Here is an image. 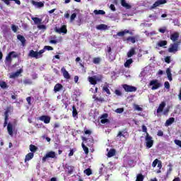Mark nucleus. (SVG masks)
Masks as SVG:
<instances>
[{
    "instance_id": "1",
    "label": "nucleus",
    "mask_w": 181,
    "mask_h": 181,
    "mask_svg": "<svg viewBox=\"0 0 181 181\" xmlns=\"http://www.w3.org/2000/svg\"><path fill=\"white\" fill-rule=\"evenodd\" d=\"M45 50L50 51L53 50V48L52 47L46 45L44 47V49H40L39 52L31 49L30 50L28 56L30 57H34L35 59H40V57H43V53L45 52Z\"/></svg>"
},
{
    "instance_id": "2",
    "label": "nucleus",
    "mask_w": 181,
    "mask_h": 181,
    "mask_svg": "<svg viewBox=\"0 0 181 181\" xmlns=\"http://www.w3.org/2000/svg\"><path fill=\"white\" fill-rule=\"evenodd\" d=\"M12 57L13 59H16L18 57V53L14 51L10 52L6 57L5 63H12Z\"/></svg>"
},
{
    "instance_id": "3",
    "label": "nucleus",
    "mask_w": 181,
    "mask_h": 181,
    "mask_svg": "<svg viewBox=\"0 0 181 181\" xmlns=\"http://www.w3.org/2000/svg\"><path fill=\"white\" fill-rule=\"evenodd\" d=\"M122 88H124L126 93H135L137 90L136 87L128 84H123Z\"/></svg>"
},
{
    "instance_id": "4",
    "label": "nucleus",
    "mask_w": 181,
    "mask_h": 181,
    "mask_svg": "<svg viewBox=\"0 0 181 181\" xmlns=\"http://www.w3.org/2000/svg\"><path fill=\"white\" fill-rule=\"evenodd\" d=\"M149 86H152L151 90H158V88L161 87L162 84L159 83L158 79H154L150 81Z\"/></svg>"
},
{
    "instance_id": "5",
    "label": "nucleus",
    "mask_w": 181,
    "mask_h": 181,
    "mask_svg": "<svg viewBox=\"0 0 181 181\" xmlns=\"http://www.w3.org/2000/svg\"><path fill=\"white\" fill-rule=\"evenodd\" d=\"M146 146L148 148H152L153 146V140L152 139V136L149 135V133H147L146 135Z\"/></svg>"
},
{
    "instance_id": "6",
    "label": "nucleus",
    "mask_w": 181,
    "mask_h": 181,
    "mask_svg": "<svg viewBox=\"0 0 181 181\" xmlns=\"http://www.w3.org/2000/svg\"><path fill=\"white\" fill-rule=\"evenodd\" d=\"M179 49V42H174L170 44V47L168 48L169 53H176Z\"/></svg>"
},
{
    "instance_id": "7",
    "label": "nucleus",
    "mask_w": 181,
    "mask_h": 181,
    "mask_svg": "<svg viewBox=\"0 0 181 181\" xmlns=\"http://www.w3.org/2000/svg\"><path fill=\"white\" fill-rule=\"evenodd\" d=\"M81 139L83 142H86V146L89 148H92L93 145H94V139L93 137L87 139V137L82 136Z\"/></svg>"
},
{
    "instance_id": "8",
    "label": "nucleus",
    "mask_w": 181,
    "mask_h": 181,
    "mask_svg": "<svg viewBox=\"0 0 181 181\" xmlns=\"http://www.w3.org/2000/svg\"><path fill=\"white\" fill-rule=\"evenodd\" d=\"M49 158L52 159H54L56 158V152L54 151H49L46 153V155L42 158V162H46Z\"/></svg>"
},
{
    "instance_id": "9",
    "label": "nucleus",
    "mask_w": 181,
    "mask_h": 181,
    "mask_svg": "<svg viewBox=\"0 0 181 181\" xmlns=\"http://www.w3.org/2000/svg\"><path fill=\"white\" fill-rule=\"evenodd\" d=\"M140 37L138 35H136L134 36H129L128 37L126 40L127 42H131V43L134 44L136 42H139Z\"/></svg>"
},
{
    "instance_id": "10",
    "label": "nucleus",
    "mask_w": 181,
    "mask_h": 181,
    "mask_svg": "<svg viewBox=\"0 0 181 181\" xmlns=\"http://www.w3.org/2000/svg\"><path fill=\"white\" fill-rule=\"evenodd\" d=\"M167 2H168V0H158L153 4L151 8L152 9H155V8H158V6L160 5H164V4H167Z\"/></svg>"
},
{
    "instance_id": "11",
    "label": "nucleus",
    "mask_w": 181,
    "mask_h": 181,
    "mask_svg": "<svg viewBox=\"0 0 181 181\" xmlns=\"http://www.w3.org/2000/svg\"><path fill=\"white\" fill-rule=\"evenodd\" d=\"M38 119L40 121H42L45 124H49L50 123V117L47 115H42L40 117H38Z\"/></svg>"
},
{
    "instance_id": "12",
    "label": "nucleus",
    "mask_w": 181,
    "mask_h": 181,
    "mask_svg": "<svg viewBox=\"0 0 181 181\" xmlns=\"http://www.w3.org/2000/svg\"><path fill=\"white\" fill-rule=\"evenodd\" d=\"M61 71H62L64 78H66V80H70V78H71L70 74H69V71H67V70H66V68L62 67L61 69Z\"/></svg>"
},
{
    "instance_id": "13",
    "label": "nucleus",
    "mask_w": 181,
    "mask_h": 181,
    "mask_svg": "<svg viewBox=\"0 0 181 181\" xmlns=\"http://www.w3.org/2000/svg\"><path fill=\"white\" fill-rule=\"evenodd\" d=\"M128 135V129H124L122 131H119L117 135V138H121V136H123V138H125V136Z\"/></svg>"
},
{
    "instance_id": "14",
    "label": "nucleus",
    "mask_w": 181,
    "mask_h": 181,
    "mask_svg": "<svg viewBox=\"0 0 181 181\" xmlns=\"http://www.w3.org/2000/svg\"><path fill=\"white\" fill-rule=\"evenodd\" d=\"M7 131L11 136H13V126L12 124L8 123L7 125Z\"/></svg>"
},
{
    "instance_id": "15",
    "label": "nucleus",
    "mask_w": 181,
    "mask_h": 181,
    "mask_svg": "<svg viewBox=\"0 0 181 181\" xmlns=\"http://www.w3.org/2000/svg\"><path fill=\"white\" fill-rule=\"evenodd\" d=\"M31 4L35 5V6H37V8H43V6H45V4L42 1H35V0H32Z\"/></svg>"
},
{
    "instance_id": "16",
    "label": "nucleus",
    "mask_w": 181,
    "mask_h": 181,
    "mask_svg": "<svg viewBox=\"0 0 181 181\" xmlns=\"http://www.w3.org/2000/svg\"><path fill=\"white\" fill-rule=\"evenodd\" d=\"M9 108H7L6 110L4 112V115H5V121H4V127H6V125H8V119L9 118Z\"/></svg>"
},
{
    "instance_id": "17",
    "label": "nucleus",
    "mask_w": 181,
    "mask_h": 181,
    "mask_svg": "<svg viewBox=\"0 0 181 181\" xmlns=\"http://www.w3.org/2000/svg\"><path fill=\"white\" fill-rule=\"evenodd\" d=\"M7 6L11 5V1L15 2L17 5H21V0H1Z\"/></svg>"
},
{
    "instance_id": "18",
    "label": "nucleus",
    "mask_w": 181,
    "mask_h": 181,
    "mask_svg": "<svg viewBox=\"0 0 181 181\" xmlns=\"http://www.w3.org/2000/svg\"><path fill=\"white\" fill-rule=\"evenodd\" d=\"M17 39L18 40H20V42H21L22 46H25V45H26V39H25V37L23 35H18Z\"/></svg>"
},
{
    "instance_id": "19",
    "label": "nucleus",
    "mask_w": 181,
    "mask_h": 181,
    "mask_svg": "<svg viewBox=\"0 0 181 181\" xmlns=\"http://www.w3.org/2000/svg\"><path fill=\"white\" fill-rule=\"evenodd\" d=\"M165 107H166V103L165 102H162L157 109V113L159 114V112H163V108H165Z\"/></svg>"
},
{
    "instance_id": "20",
    "label": "nucleus",
    "mask_w": 181,
    "mask_h": 181,
    "mask_svg": "<svg viewBox=\"0 0 181 181\" xmlns=\"http://www.w3.org/2000/svg\"><path fill=\"white\" fill-rule=\"evenodd\" d=\"M170 39L173 42H176V40H179V33L175 32V33L171 34Z\"/></svg>"
},
{
    "instance_id": "21",
    "label": "nucleus",
    "mask_w": 181,
    "mask_h": 181,
    "mask_svg": "<svg viewBox=\"0 0 181 181\" xmlns=\"http://www.w3.org/2000/svg\"><path fill=\"white\" fill-rule=\"evenodd\" d=\"M58 33H67V27L66 25H62V28L57 30Z\"/></svg>"
},
{
    "instance_id": "22",
    "label": "nucleus",
    "mask_w": 181,
    "mask_h": 181,
    "mask_svg": "<svg viewBox=\"0 0 181 181\" xmlns=\"http://www.w3.org/2000/svg\"><path fill=\"white\" fill-rule=\"evenodd\" d=\"M78 112H77V108H76V105H74L72 106V117H74V118H78Z\"/></svg>"
},
{
    "instance_id": "23",
    "label": "nucleus",
    "mask_w": 181,
    "mask_h": 181,
    "mask_svg": "<svg viewBox=\"0 0 181 181\" xmlns=\"http://www.w3.org/2000/svg\"><path fill=\"white\" fill-rule=\"evenodd\" d=\"M62 88H63V85L62 83H57L54 87V93H59Z\"/></svg>"
},
{
    "instance_id": "24",
    "label": "nucleus",
    "mask_w": 181,
    "mask_h": 181,
    "mask_svg": "<svg viewBox=\"0 0 181 181\" xmlns=\"http://www.w3.org/2000/svg\"><path fill=\"white\" fill-rule=\"evenodd\" d=\"M35 154L33 153H28L25 158V162H29V160L33 159Z\"/></svg>"
},
{
    "instance_id": "25",
    "label": "nucleus",
    "mask_w": 181,
    "mask_h": 181,
    "mask_svg": "<svg viewBox=\"0 0 181 181\" xmlns=\"http://www.w3.org/2000/svg\"><path fill=\"white\" fill-rule=\"evenodd\" d=\"M175 122V118L174 117H170L165 122V127H169L170 125H172L173 123Z\"/></svg>"
},
{
    "instance_id": "26",
    "label": "nucleus",
    "mask_w": 181,
    "mask_h": 181,
    "mask_svg": "<svg viewBox=\"0 0 181 181\" xmlns=\"http://www.w3.org/2000/svg\"><path fill=\"white\" fill-rule=\"evenodd\" d=\"M66 169L68 170V175H73L74 172V166L67 165L66 166Z\"/></svg>"
},
{
    "instance_id": "27",
    "label": "nucleus",
    "mask_w": 181,
    "mask_h": 181,
    "mask_svg": "<svg viewBox=\"0 0 181 181\" xmlns=\"http://www.w3.org/2000/svg\"><path fill=\"white\" fill-rule=\"evenodd\" d=\"M121 5L124 6V8H126V9H131L132 8L131 5L128 4L125 0H121Z\"/></svg>"
},
{
    "instance_id": "28",
    "label": "nucleus",
    "mask_w": 181,
    "mask_h": 181,
    "mask_svg": "<svg viewBox=\"0 0 181 181\" xmlns=\"http://www.w3.org/2000/svg\"><path fill=\"white\" fill-rule=\"evenodd\" d=\"M88 81L90 84H92V86H95V84H97V80L94 76H90L88 78Z\"/></svg>"
},
{
    "instance_id": "29",
    "label": "nucleus",
    "mask_w": 181,
    "mask_h": 181,
    "mask_svg": "<svg viewBox=\"0 0 181 181\" xmlns=\"http://www.w3.org/2000/svg\"><path fill=\"white\" fill-rule=\"evenodd\" d=\"M22 73V70L17 71L15 73H13L10 75V78H16V77H19V74Z\"/></svg>"
},
{
    "instance_id": "30",
    "label": "nucleus",
    "mask_w": 181,
    "mask_h": 181,
    "mask_svg": "<svg viewBox=\"0 0 181 181\" xmlns=\"http://www.w3.org/2000/svg\"><path fill=\"white\" fill-rule=\"evenodd\" d=\"M167 45H168V41H166V40H160L157 43V46H158V47H163L164 46H166Z\"/></svg>"
},
{
    "instance_id": "31",
    "label": "nucleus",
    "mask_w": 181,
    "mask_h": 181,
    "mask_svg": "<svg viewBox=\"0 0 181 181\" xmlns=\"http://www.w3.org/2000/svg\"><path fill=\"white\" fill-rule=\"evenodd\" d=\"M115 153H116L115 149L111 148L107 153V158H112V156H115Z\"/></svg>"
},
{
    "instance_id": "32",
    "label": "nucleus",
    "mask_w": 181,
    "mask_h": 181,
    "mask_svg": "<svg viewBox=\"0 0 181 181\" xmlns=\"http://www.w3.org/2000/svg\"><path fill=\"white\" fill-rule=\"evenodd\" d=\"M30 151L31 153H35V152H36L37 151V146L33 145V144H30Z\"/></svg>"
},
{
    "instance_id": "33",
    "label": "nucleus",
    "mask_w": 181,
    "mask_h": 181,
    "mask_svg": "<svg viewBox=\"0 0 181 181\" xmlns=\"http://www.w3.org/2000/svg\"><path fill=\"white\" fill-rule=\"evenodd\" d=\"M32 19L35 25H40V23H42V19H40L37 17L32 18Z\"/></svg>"
},
{
    "instance_id": "34",
    "label": "nucleus",
    "mask_w": 181,
    "mask_h": 181,
    "mask_svg": "<svg viewBox=\"0 0 181 181\" xmlns=\"http://www.w3.org/2000/svg\"><path fill=\"white\" fill-rule=\"evenodd\" d=\"M135 54V48H132L128 52H127V57H132Z\"/></svg>"
},
{
    "instance_id": "35",
    "label": "nucleus",
    "mask_w": 181,
    "mask_h": 181,
    "mask_svg": "<svg viewBox=\"0 0 181 181\" xmlns=\"http://www.w3.org/2000/svg\"><path fill=\"white\" fill-rule=\"evenodd\" d=\"M81 146H82L86 155H88V152H90V151L88 150V148L86 146V144H84V142H82Z\"/></svg>"
},
{
    "instance_id": "36",
    "label": "nucleus",
    "mask_w": 181,
    "mask_h": 181,
    "mask_svg": "<svg viewBox=\"0 0 181 181\" xmlns=\"http://www.w3.org/2000/svg\"><path fill=\"white\" fill-rule=\"evenodd\" d=\"M83 173L87 176H90V175H93V170H91V168H87L83 171Z\"/></svg>"
},
{
    "instance_id": "37",
    "label": "nucleus",
    "mask_w": 181,
    "mask_h": 181,
    "mask_svg": "<svg viewBox=\"0 0 181 181\" xmlns=\"http://www.w3.org/2000/svg\"><path fill=\"white\" fill-rule=\"evenodd\" d=\"M93 13L95 15H105V11L103 10H95Z\"/></svg>"
},
{
    "instance_id": "38",
    "label": "nucleus",
    "mask_w": 181,
    "mask_h": 181,
    "mask_svg": "<svg viewBox=\"0 0 181 181\" xmlns=\"http://www.w3.org/2000/svg\"><path fill=\"white\" fill-rule=\"evenodd\" d=\"M144 179H145V177L140 173L137 175L136 181H144Z\"/></svg>"
},
{
    "instance_id": "39",
    "label": "nucleus",
    "mask_w": 181,
    "mask_h": 181,
    "mask_svg": "<svg viewBox=\"0 0 181 181\" xmlns=\"http://www.w3.org/2000/svg\"><path fill=\"white\" fill-rule=\"evenodd\" d=\"M133 62L134 61L132 60V59H127L124 63V67H129V66H131V64H132Z\"/></svg>"
},
{
    "instance_id": "40",
    "label": "nucleus",
    "mask_w": 181,
    "mask_h": 181,
    "mask_svg": "<svg viewBox=\"0 0 181 181\" xmlns=\"http://www.w3.org/2000/svg\"><path fill=\"white\" fill-rule=\"evenodd\" d=\"M103 91L106 93L108 95H111V91H110L108 86H103Z\"/></svg>"
},
{
    "instance_id": "41",
    "label": "nucleus",
    "mask_w": 181,
    "mask_h": 181,
    "mask_svg": "<svg viewBox=\"0 0 181 181\" xmlns=\"http://www.w3.org/2000/svg\"><path fill=\"white\" fill-rule=\"evenodd\" d=\"M0 87L5 89V88H8V84H6V82L2 81V82H0Z\"/></svg>"
},
{
    "instance_id": "42",
    "label": "nucleus",
    "mask_w": 181,
    "mask_h": 181,
    "mask_svg": "<svg viewBox=\"0 0 181 181\" xmlns=\"http://www.w3.org/2000/svg\"><path fill=\"white\" fill-rule=\"evenodd\" d=\"M142 128V132H144L145 134H146V135H148V128L146 127V126H145V124H143L141 126Z\"/></svg>"
},
{
    "instance_id": "43",
    "label": "nucleus",
    "mask_w": 181,
    "mask_h": 181,
    "mask_svg": "<svg viewBox=\"0 0 181 181\" xmlns=\"http://www.w3.org/2000/svg\"><path fill=\"white\" fill-rule=\"evenodd\" d=\"M23 83L25 84H28V85H32L33 83V82H32V80L29 79V78H27V79H25L23 81Z\"/></svg>"
},
{
    "instance_id": "44",
    "label": "nucleus",
    "mask_w": 181,
    "mask_h": 181,
    "mask_svg": "<svg viewBox=\"0 0 181 181\" xmlns=\"http://www.w3.org/2000/svg\"><path fill=\"white\" fill-rule=\"evenodd\" d=\"M100 62H101V59H100L99 57H95L93 59L94 64H98Z\"/></svg>"
},
{
    "instance_id": "45",
    "label": "nucleus",
    "mask_w": 181,
    "mask_h": 181,
    "mask_svg": "<svg viewBox=\"0 0 181 181\" xmlns=\"http://www.w3.org/2000/svg\"><path fill=\"white\" fill-rule=\"evenodd\" d=\"M105 28H107V25H104V24H100L97 27V29L98 30H101L103 29H105Z\"/></svg>"
},
{
    "instance_id": "46",
    "label": "nucleus",
    "mask_w": 181,
    "mask_h": 181,
    "mask_svg": "<svg viewBox=\"0 0 181 181\" xmlns=\"http://www.w3.org/2000/svg\"><path fill=\"white\" fill-rule=\"evenodd\" d=\"M115 94H116V95H118V97H121V95H122V92H121V90L116 89L115 90Z\"/></svg>"
},
{
    "instance_id": "47",
    "label": "nucleus",
    "mask_w": 181,
    "mask_h": 181,
    "mask_svg": "<svg viewBox=\"0 0 181 181\" xmlns=\"http://www.w3.org/2000/svg\"><path fill=\"white\" fill-rule=\"evenodd\" d=\"M11 29L13 30V32H14V33H16V32H18V26L15 25H12L11 26Z\"/></svg>"
},
{
    "instance_id": "48",
    "label": "nucleus",
    "mask_w": 181,
    "mask_h": 181,
    "mask_svg": "<svg viewBox=\"0 0 181 181\" xmlns=\"http://www.w3.org/2000/svg\"><path fill=\"white\" fill-rule=\"evenodd\" d=\"M164 87L165 88H167V90H169V88H170V83H169L168 81H165L164 83Z\"/></svg>"
},
{
    "instance_id": "49",
    "label": "nucleus",
    "mask_w": 181,
    "mask_h": 181,
    "mask_svg": "<svg viewBox=\"0 0 181 181\" xmlns=\"http://www.w3.org/2000/svg\"><path fill=\"white\" fill-rule=\"evenodd\" d=\"M115 112H117V114H122V112H124V108H122V107L117 108L115 110Z\"/></svg>"
},
{
    "instance_id": "50",
    "label": "nucleus",
    "mask_w": 181,
    "mask_h": 181,
    "mask_svg": "<svg viewBox=\"0 0 181 181\" xmlns=\"http://www.w3.org/2000/svg\"><path fill=\"white\" fill-rule=\"evenodd\" d=\"M95 101H98V103H104V101H105L104 98H95Z\"/></svg>"
},
{
    "instance_id": "51",
    "label": "nucleus",
    "mask_w": 181,
    "mask_h": 181,
    "mask_svg": "<svg viewBox=\"0 0 181 181\" xmlns=\"http://www.w3.org/2000/svg\"><path fill=\"white\" fill-rule=\"evenodd\" d=\"M76 16H77V14L76 13H74L73 14H71V18H70L71 22H73V21H74V19H76Z\"/></svg>"
},
{
    "instance_id": "52",
    "label": "nucleus",
    "mask_w": 181,
    "mask_h": 181,
    "mask_svg": "<svg viewBox=\"0 0 181 181\" xmlns=\"http://www.w3.org/2000/svg\"><path fill=\"white\" fill-rule=\"evenodd\" d=\"M158 162H159V160H158V158L154 160L153 163H152V167L156 168V165H158Z\"/></svg>"
},
{
    "instance_id": "53",
    "label": "nucleus",
    "mask_w": 181,
    "mask_h": 181,
    "mask_svg": "<svg viewBox=\"0 0 181 181\" xmlns=\"http://www.w3.org/2000/svg\"><path fill=\"white\" fill-rule=\"evenodd\" d=\"M107 122H110V119H101V120H100L101 124H107Z\"/></svg>"
},
{
    "instance_id": "54",
    "label": "nucleus",
    "mask_w": 181,
    "mask_h": 181,
    "mask_svg": "<svg viewBox=\"0 0 181 181\" xmlns=\"http://www.w3.org/2000/svg\"><path fill=\"white\" fill-rule=\"evenodd\" d=\"M94 77L96 80V83L97 81H103V76L100 75L99 76H97V77L94 76Z\"/></svg>"
},
{
    "instance_id": "55",
    "label": "nucleus",
    "mask_w": 181,
    "mask_h": 181,
    "mask_svg": "<svg viewBox=\"0 0 181 181\" xmlns=\"http://www.w3.org/2000/svg\"><path fill=\"white\" fill-rule=\"evenodd\" d=\"M165 63L169 64L170 63V57H169V56L165 57Z\"/></svg>"
},
{
    "instance_id": "56",
    "label": "nucleus",
    "mask_w": 181,
    "mask_h": 181,
    "mask_svg": "<svg viewBox=\"0 0 181 181\" xmlns=\"http://www.w3.org/2000/svg\"><path fill=\"white\" fill-rule=\"evenodd\" d=\"M170 108L167 107L163 110V115H168L169 114Z\"/></svg>"
},
{
    "instance_id": "57",
    "label": "nucleus",
    "mask_w": 181,
    "mask_h": 181,
    "mask_svg": "<svg viewBox=\"0 0 181 181\" xmlns=\"http://www.w3.org/2000/svg\"><path fill=\"white\" fill-rule=\"evenodd\" d=\"M107 118H108V114H107V113L103 114V115H101V117H100V119H107Z\"/></svg>"
},
{
    "instance_id": "58",
    "label": "nucleus",
    "mask_w": 181,
    "mask_h": 181,
    "mask_svg": "<svg viewBox=\"0 0 181 181\" xmlns=\"http://www.w3.org/2000/svg\"><path fill=\"white\" fill-rule=\"evenodd\" d=\"M37 28L38 29H44V30H46V25H38Z\"/></svg>"
},
{
    "instance_id": "59",
    "label": "nucleus",
    "mask_w": 181,
    "mask_h": 181,
    "mask_svg": "<svg viewBox=\"0 0 181 181\" xmlns=\"http://www.w3.org/2000/svg\"><path fill=\"white\" fill-rule=\"evenodd\" d=\"M111 11H113V12H115V11H117V9L115 8V5L114 4H110V6Z\"/></svg>"
},
{
    "instance_id": "60",
    "label": "nucleus",
    "mask_w": 181,
    "mask_h": 181,
    "mask_svg": "<svg viewBox=\"0 0 181 181\" xmlns=\"http://www.w3.org/2000/svg\"><path fill=\"white\" fill-rule=\"evenodd\" d=\"M157 135L158 136H163V132L162 130H158Z\"/></svg>"
},
{
    "instance_id": "61",
    "label": "nucleus",
    "mask_w": 181,
    "mask_h": 181,
    "mask_svg": "<svg viewBox=\"0 0 181 181\" xmlns=\"http://www.w3.org/2000/svg\"><path fill=\"white\" fill-rule=\"evenodd\" d=\"M117 36H125V32L124 31H120L119 33H117Z\"/></svg>"
},
{
    "instance_id": "62",
    "label": "nucleus",
    "mask_w": 181,
    "mask_h": 181,
    "mask_svg": "<svg viewBox=\"0 0 181 181\" xmlns=\"http://www.w3.org/2000/svg\"><path fill=\"white\" fill-rule=\"evenodd\" d=\"M158 32H160V33H165V32H166V28H159Z\"/></svg>"
},
{
    "instance_id": "63",
    "label": "nucleus",
    "mask_w": 181,
    "mask_h": 181,
    "mask_svg": "<svg viewBox=\"0 0 181 181\" xmlns=\"http://www.w3.org/2000/svg\"><path fill=\"white\" fill-rule=\"evenodd\" d=\"M135 110H136V111H142V107H139L138 105H136Z\"/></svg>"
},
{
    "instance_id": "64",
    "label": "nucleus",
    "mask_w": 181,
    "mask_h": 181,
    "mask_svg": "<svg viewBox=\"0 0 181 181\" xmlns=\"http://www.w3.org/2000/svg\"><path fill=\"white\" fill-rule=\"evenodd\" d=\"M86 135H91V131L86 129L84 131Z\"/></svg>"
}]
</instances>
